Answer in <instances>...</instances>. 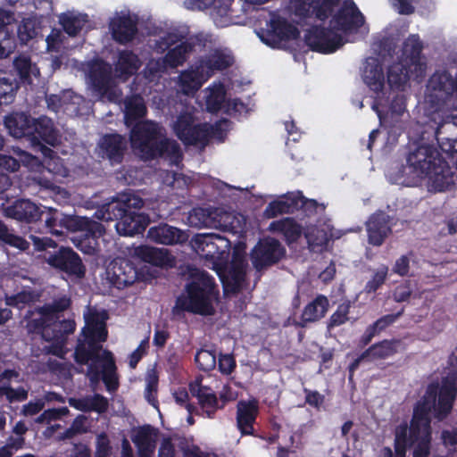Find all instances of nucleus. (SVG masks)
<instances>
[{
    "instance_id": "nucleus-23",
    "label": "nucleus",
    "mask_w": 457,
    "mask_h": 457,
    "mask_svg": "<svg viewBox=\"0 0 457 457\" xmlns=\"http://www.w3.org/2000/svg\"><path fill=\"white\" fill-rule=\"evenodd\" d=\"M329 307V302L326 295L317 296L306 304L302 311L299 320H294L292 324L295 328H304L310 323H314L325 317Z\"/></svg>"
},
{
    "instance_id": "nucleus-40",
    "label": "nucleus",
    "mask_w": 457,
    "mask_h": 457,
    "mask_svg": "<svg viewBox=\"0 0 457 457\" xmlns=\"http://www.w3.org/2000/svg\"><path fill=\"white\" fill-rule=\"evenodd\" d=\"M124 106V119L128 126L134 124L146 115L147 108L145 100L138 94L127 97Z\"/></svg>"
},
{
    "instance_id": "nucleus-38",
    "label": "nucleus",
    "mask_w": 457,
    "mask_h": 457,
    "mask_svg": "<svg viewBox=\"0 0 457 457\" xmlns=\"http://www.w3.org/2000/svg\"><path fill=\"white\" fill-rule=\"evenodd\" d=\"M195 43L187 40L182 41L173 48L168 50L163 56V63L171 69H175L183 65L188 59L189 55L195 50Z\"/></svg>"
},
{
    "instance_id": "nucleus-36",
    "label": "nucleus",
    "mask_w": 457,
    "mask_h": 457,
    "mask_svg": "<svg viewBox=\"0 0 457 457\" xmlns=\"http://www.w3.org/2000/svg\"><path fill=\"white\" fill-rule=\"evenodd\" d=\"M270 229L281 234L287 245L295 243L302 236V226L294 218H283L272 221Z\"/></svg>"
},
{
    "instance_id": "nucleus-27",
    "label": "nucleus",
    "mask_w": 457,
    "mask_h": 457,
    "mask_svg": "<svg viewBox=\"0 0 457 457\" xmlns=\"http://www.w3.org/2000/svg\"><path fill=\"white\" fill-rule=\"evenodd\" d=\"M112 38L119 44L124 45L131 42L137 34V20L130 15H122L114 18L110 22Z\"/></svg>"
},
{
    "instance_id": "nucleus-7",
    "label": "nucleus",
    "mask_w": 457,
    "mask_h": 457,
    "mask_svg": "<svg viewBox=\"0 0 457 457\" xmlns=\"http://www.w3.org/2000/svg\"><path fill=\"white\" fill-rule=\"evenodd\" d=\"M46 262L52 268L62 271L69 276L82 278L86 274V267L78 253L71 247L60 246L48 252Z\"/></svg>"
},
{
    "instance_id": "nucleus-22",
    "label": "nucleus",
    "mask_w": 457,
    "mask_h": 457,
    "mask_svg": "<svg viewBox=\"0 0 457 457\" xmlns=\"http://www.w3.org/2000/svg\"><path fill=\"white\" fill-rule=\"evenodd\" d=\"M140 210L129 208L124 216L116 222L117 232L121 236L142 234L150 222L149 216Z\"/></svg>"
},
{
    "instance_id": "nucleus-39",
    "label": "nucleus",
    "mask_w": 457,
    "mask_h": 457,
    "mask_svg": "<svg viewBox=\"0 0 457 457\" xmlns=\"http://www.w3.org/2000/svg\"><path fill=\"white\" fill-rule=\"evenodd\" d=\"M141 67L137 54L131 50H121L118 54L115 71L120 77L129 78L136 74Z\"/></svg>"
},
{
    "instance_id": "nucleus-51",
    "label": "nucleus",
    "mask_w": 457,
    "mask_h": 457,
    "mask_svg": "<svg viewBox=\"0 0 457 457\" xmlns=\"http://www.w3.org/2000/svg\"><path fill=\"white\" fill-rule=\"evenodd\" d=\"M195 361L201 370L211 371L217 364L216 351L214 349L207 350L202 348L196 352Z\"/></svg>"
},
{
    "instance_id": "nucleus-12",
    "label": "nucleus",
    "mask_w": 457,
    "mask_h": 457,
    "mask_svg": "<svg viewBox=\"0 0 457 457\" xmlns=\"http://www.w3.org/2000/svg\"><path fill=\"white\" fill-rule=\"evenodd\" d=\"M96 150L98 157L107 160L112 166L119 165L123 162L128 141L119 133H106L99 138Z\"/></svg>"
},
{
    "instance_id": "nucleus-16",
    "label": "nucleus",
    "mask_w": 457,
    "mask_h": 457,
    "mask_svg": "<svg viewBox=\"0 0 457 457\" xmlns=\"http://www.w3.org/2000/svg\"><path fill=\"white\" fill-rule=\"evenodd\" d=\"M108 274L111 283L118 289L133 285L141 276L135 264L125 258L114 260L111 263Z\"/></svg>"
},
{
    "instance_id": "nucleus-32",
    "label": "nucleus",
    "mask_w": 457,
    "mask_h": 457,
    "mask_svg": "<svg viewBox=\"0 0 457 457\" xmlns=\"http://www.w3.org/2000/svg\"><path fill=\"white\" fill-rule=\"evenodd\" d=\"M364 83L375 93L383 91L385 86V76L382 65L375 58L366 62L362 74Z\"/></svg>"
},
{
    "instance_id": "nucleus-54",
    "label": "nucleus",
    "mask_w": 457,
    "mask_h": 457,
    "mask_svg": "<svg viewBox=\"0 0 457 457\" xmlns=\"http://www.w3.org/2000/svg\"><path fill=\"white\" fill-rule=\"evenodd\" d=\"M92 85L99 91L107 90L111 77L109 72L102 67L92 69L89 73Z\"/></svg>"
},
{
    "instance_id": "nucleus-24",
    "label": "nucleus",
    "mask_w": 457,
    "mask_h": 457,
    "mask_svg": "<svg viewBox=\"0 0 457 457\" xmlns=\"http://www.w3.org/2000/svg\"><path fill=\"white\" fill-rule=\"evenodd\" d=\"M147 236L150 240L165 245L184 244L189 237L186 231L167 223L150 228Z\"/></svg>"
},
{
    "instance_id": "nucleus-60",
    "label": "nucleus",
    "mask_w": 457,
    "mask_h": 457,
    "mask_svg": "<svg viewBox=\"0 0 457 457\" xmlns=\"http://www.w3.org/2000/svg\"><path fill=\"white\" fill-rule=\"evenodd\" d=\"M320 0H295V12L302 18L314 16L316 4Z\"/></svg>"
},
{
    "instance_id": "nucleus-9",
    "label": "nucleus",
    "mask_w": 457,
    "mask_h": 457,
    "mask_svg": "<svg viewBox=\"0 0 457 457\" xmlns=\"http://www.w3.org/2000/svg\"><path fill=\"white\" fill-rule=\"evenodd\" d=\"M145 204L144 200L132 192H123L118 194L112 201L103 204L96 212V216L99 220L111 221L120 220L129 208L141 210Z\"/></svg>"
},
{
    "instance_id": "nucleus-19",
    "label": "nucleus",
    "mask_w": 457,
    "mask_h": 457,
    "mask_svg": "<svg viewBox=\"0 0 457 457\" xmlns=\"http://www.w3.org/2000/svg\"><path fill=\"white\" fill-rule=\"evenodd\" d=\"M29 140L34 145L46 143L55 146L60 143V134L52 119L40 116L33 120Z\"/></svg>"
},
{
    "instance_id": "nucleus-55",
    "label": "nucleus",
    "mask_w": 457,
    "mask_h": 457,
    "mask_svg": "<svg viewBox=\"0 0 457 457\" xmlns=\"http://www.w3.org/2000/svg\"><path fill=\"white\" fill-rule=\"evenodd\" d=\"M16 38L12 34H10L7 29H0V58H6L16 48Z\"/></svg>"
},
{
    "instance_id": "nucleus-44",
    "label": "nucleus",
    "mask_w": 457,
    "mask_h": 457,
    "mask_svg": "<svg viewBox=\"0 0 457 457\" xmlns=\"http://www.w3.org/2000/svg\"><path fill=\"white\" fill-rule=\"evenodd\" d=\"M31 315L32 317L30 318L26 315V319H28L26 323L28 333L41 335L45 339V334L49 328L52 319L43 313L42 310H40V306L31 312Z\"/></svg>"
},
{
    "instance_id": "nucleus-52",
    "label": "nucleus",
    "mask_w": 457,
    "mask_h": 457,
    "mask_svg": "<svg viewBox=\"0 0 457 457\" xmlns=\"http://www.w3.org/2000/svg\"><path fill=\"white\" fill-rule=\"evenodd\" d=\"M351 303L349 301L340 303L335 312L329 317L327 328L328 330L346 323L349 320Z\"/></svg>"
},
{
    "instance_id": "nucleus-13",
    "label": "nucleus",
    "mask_w": 457,
    "mask_h": 457,
    "mask_svg": "<svg viewBox=\"0 0 457 457\" xmlns=\"http://www.w3.org/2000/svg\"><path fill=\"white\" fill-rule=\"evenodd\" d=\"M299 37L298 28L281 17L271 19L269 29L260 35L261 40L272 48H279L283 42L295 40Z\"/></svg>"
},
{
    "instance_id": "nucleus-28",
    "label": "nucleus",
    "mask_w": 457,
    "mask_h": 457,
    "mask_svg": "<svg viewBox=\"0 0 457 457\" xmlns=\"http://www.w3.org/2000/svg\"><path fill=\"white\" fill-rule=\"evenodd\" d=\"M8 218L19 221L31 223L41 219L43 213L38 206L27 199H18L4 210Z\"/></svg>"
},
{
    "instance_id": "nucleus-26",
    "label": "nucleus",
    "mask_w": 457,
    "mask_h": 457,
    "mask_svg": "<svg viewBox=\"0 0 457 457\" xmlns=\"http://www.w3.org/2000/svg\"><path fill=\"white\" fill-rule=\"evenodd\" d=\"M189 391L193 396L197 398L202 411L210 419L214 417L219 409L224 407L225 402L223 401L219 405L216 394L210 387L203 386L198 381L190 383Z\"/></svg>"
},
{
    "instance_id": "nucleus-8",
    "label": "nucleus",
    "mask_w": 457,
    "mask_h": 457,
    "mask_svg": "<svg viewBox=\"0 0 457 457\" xmlns=\"http://www.w3.org/2000/svg\"><path fill=\"white\" fill-rule=\"evenodd\" d=\"M403 350H404V344L398 338L384 339L371 345L349 364V378L352 379L354 371L362 361L386 360Z\"/></svg>"
},
{
    "instance_id": "nucleus-30",
    "label": "nucleus",
    "mask_w": 457,
    "mask_h": 457,
    "mask_svg": "<svg viewBox=\"0 0 457 457\" xmlns=\"http://www.w3.org/2000/svg\"><path fill=\"white\" fill-rule=\"evenodd\" d=\"M197 62L210 79L216 71H221L232 66L234 58L230 54L216 49L209 54L200 57Z\"/></svg>"
},
{
    "instance_id": "nucleus-20",
    "label": "nucleus",
    "mask_w": 457,
    "mask_h": 457,
    "mask_svg": "<svg viewBox=\"0 0 457 457\" xmlns=\"http://www.w3.org/2000/svg\"><path fill=\"white\" fill-rule=\"evenodd\" d=\"M390 217L383 211L371 214L366 223L368 241L374 246H380L391 233Z\"/></svg>"
},
{
    "instance_id": "nucleus-31",
    "label": "nucleus",
    "mask_w": 457,
    "mask_h": 457,
    "mask_svg": "<svg viewBox=\"0 0 457 457\" xmlns=\"http://www.w3.org/2000/svg\"><path fill=\"white\" fill-rule=\"evenodd\" d=\"M244 257L238 256L237 253L233 255V266L229 271V275L226 280H222L224 293L238 294L245 280V270L244 268Z\"/></svg>"
},
{
    "instance_id": "nucleus-37",
    "label": "nucleus",
    "mask_w": 457,
    "mask_h": 457,
    "mask_svg": "<svg viewBox=\"0 0 457 457\" xmlns=\"http://www.w3.org/2000/svg\"><path fill=\"white\" fill-rule=\"evenodd\" d=\"M295 211V193H287L269 203L263 212V215L267 219H273L281 214L294 213Z\"/></svg>"
},
{
    "instance_id": "nucleus-43",
    "label": "nucleus",
    "mask_w": 457,
    "mask_h": 457,
    "mask_svg": "<svg viewBox=\"0 0 457 457\" xmlns=\"http://www.w3.org/2000/svg\"><path fill=\"white\" fill-rule=\"evenodd\" d=\"M153 431L154 428L151 425H145L140 427L132 437L133 443L138 448L140 457H150L154 448Z\"/></svg>"
},
{
    "instance_id": "nucleus-25",
    "label": "nucleus",
    "mask_w": 457,
    "mask_h": 457,
    "mask_svg": "<svg viewBox=\"0 0 457 457\" xmlns=\"http://www.w3.org/2000/svg\"><path fill=\"white\" fill-rule=\"evenodd\" d=\"M199 65L197 61L190 67L180 72L179 86L186 96H193L205 83L209 78Z\"/></svg>"
},
{
    "instance_id": "nucleus-53",
    "label": "nucleus",
    "mask_w": 457,
    "mask_h": 457,
    "mask_svg": "<svg viewBox=\"0 0 457 457\" xmlns=\"http://www.w3.org/2000/svg\"><path fill=\"white\" fill-rule=\"evenodd\" d=\"M60 23L63 30L71 37L77 36L82 29L83 21L75 15L62 14L60 18Z\"/></svg>"
},
{
    "instance_id": "nucleus-33",
    "label": "nucleus",
    "mask_w": 457,
    "mask_h": 457,
    "mask_svg": "<svg viewBox=\"0 0 457 457\" xmlns=\"http://www.w3.org/2000/svg\"><path fill=\"white\" fill-rule=\"evenodd\" d=\"M414 71L408 64L399 61L392 63L387 70V83L392 89L403 90Z\"/></svg>"
},
{
    "instance_id": "nucleus-18",
    "label": "nucleus",
    "mask_w": 457,
    "mask_h": 457,
    "mask_svg": "<svg viewBox=\"0 0 457 457\" xmlns=\"http://www.w3.org/2000/svg\"><path fill=\"white\" fill-rule=\"evenodd\" d=\"M441 151L448 157L457 154V116H447L435 132Z\"/></svg>"
},
{
    "instance_id": "nucleus-42",
    "label": "nucleus",
    "mask_w": 457,
    "mask_h": 457,
    "mask_svg": "<svg viewBox=\"0 0 457 457\" xmlns=\"http://www.w3.org/2000/svg\"><path fill=\"white\" fill-rule=\"evenodd\" d=\"M453 82L454 79L447 71H436L430 77L428 86L432 91L437 92L445 99H449L453 96Z\"/></svg>"
},
{
    "instance_id": "nucleus-10",
    "label": "nucleus",
    "mask_w": 457,
    "mask_h": 457,
    "mask_svg": "<svg viewBox=\"0 0 457 457\" xmlns=\"http://www.w3.org/2000/svg\"><path fill=\"white\" fill-rule=\"evenodd\" d=\"M304 41L312 51L324 54L335 53L345 44L341 35L322 26H313L308 29Z\"/></svg>"
},
{
    "instance_id": "nucleus-63",
    "label": "nucleus",
    "mask_w": 457,
    "mask_h": 457,
    "mask_svg": "<svg viewBox=\"0 0 457 457\" xmlns=\"http://www.w3.org/2000/svg\"><path fill=\"white\" fill-rule=\"evenodd\" d=\"M218 367L221 374L230 375L237 367L234 355L231 353H220L218 360Z\"/></svg>"
},
{
    "instance_id": "nucleus-46",
    "label": "nucleus",
    "mask_w": 457,
    "mask_h": 457,
    "mask_svg": "<svg viewBox=\"0 0 457 457\" xmlns=\"http://www.w3.org/2000/svg\"><path fill=\"white\" fill-rule=\"evenodd\" d=\"M187 222L191 227L209 228L214 225L215 220L210 209L195 207L188 212Z\"/></svg>"
},
{
    "instance_id": "nucleus-58",
    "label": "nucleus",
    "mask_w": 457,
    "mask_h": 457,
    "mask_svg": "<svg viewBox=\"0 0 457 457\" xmlns=\"http://www.w3.org/2000/svg\"><path fill=\"white\" fill-rule=\"evenodd\" d=\"M158 376L155 374L150 375L146 379V386L145 389V397L149 404L154 408H158L159 402L157 399L158 394Z\"/></svg>"
},
{
    "instance_id": "nucleus-11",
    "label": "nucleus",
    "mask_w": 457,
    "mask_h": 457,
    "mask_svg": "<svg viewBox=\"0 0 457 457\" xmlns=\"http://www.w3.org/2000/svg\"><path fill=\"white\" fill-rule=\"evenodd\" d=\"M286 250L280 242L272 237L260 239L251 252V260L257 270H262L278 263L285 255Z\"/></svg>"
},
{
    "instance_id": "nucleus-49",
    "label": "nucleus",
    "mask_w": 457,
    "mask_h": 457,
    "mask_svg": "<svg viewBox=\"0 0 457 457\" xmlns=\"http://www.w3.org/2000/svg\"><path fill=\"white\" fill-rule=\"evenodd\" d=\"M19 85L15 79L0 77V106L10 104L14 101Z\"/></svg>"
},
{
    "instance_id": "nucleus-56",
    "label": "nucleus",
    "mask_w": 457,
    "mask_h": 457,
    "mask_svg": "<svg viewBox=\"0 0 457 457\" xmlns=\"http://www.w3.org/2000/svg\"><path fill=\"white\" fill-rule=\"evenodd\" d=\"M387 272L388 268L385 265L378 269L372 278L366 283L364 291L367 294L375 293L386 282Z\"/></svg>"
},
{
    "instance_id": "nucleus-64",
    "label": "nucleus",
    "mask_w": 457,
    "mask_h": 457,
    "mask_svg": "<svg viewBox=\"0 0 457 457\" xmlns=\"http://www.w3.org/2000/svg\"><path fill=\"white\" fill-rule=\"evenodd\" d=\"M20 161L13 155L0 154V174L15 172L20 169Z\"/></svg>"
},
{
    "instance_id": "nucleus-41",
    "label": "nucleus",
    "mask_w": 457,
    "mask_h": 457,
    "mask_svg": "<svg viewBox=\"0 0 457 457\" xmlns=\"http://www.w3.org/2000/svg\"><path fill=\"white\" fill-rule=\"evenodd\" d=\"M137 253L144 262L158 267L170 265L173 261L167 249L144 245L137 248Z\"/></svg>"
},
{
    "instance_id": "nucleus-21",
    "label": "nucleus",
    "mask_w": 457,
    "mask_h": 457,
    "mask_svg": "<svg viewBox=\"0 0 457 457\" xmlns=\"http://www.w3.org/2000/svg\"><path fill=\"white\" fill-rule=\"evenodd\" d=\"M259 414V403L256 399L241 400L237 404V427L242 436H253V424Z\"/></svg>"
},
{
    "instance_id": "nucleus-61",
    "label": "nucleus",
    "mask_w": 457,
    "mask_h": 457,
    "mask_svg": "<svg viewBox=\"0 0 457 457\" xmlns=\"http://www.w3.org/2000/svg\"><path fill=\"white\" fill-rule=\"evenodd\" d=\"M296 211L302 210L307 215L317 212L318 202L314 199L306 198L302 192L295 193Z\"/></svg>"
},
{
    "instance_id": "nucleus-57",
    "label": "nucleus",
    "mask_w": 457,
    "mask_h": 457,
    "mask_svg": "<svg viewBox=\"0 0 457 457\" xmlns=\"http://www.w3.org/2000/svg\"><path fill=\"white\" fill-rule=\"evenodd\" d=\"M87 418L84 415L77 416L70 428H66L64 432L62 434V439H71L77 435L85 434L87 432V428L86 427Z\"/></svg>"
},
{
    "instance_id": "nucleus-15",
    "label": "nucleus",
    "mask_w": 457,
    "mask_h": 457,
    "mask_svg": "<svg viewBox=\"0 0 457 457\" xmlns=\"http://www.w3.org/2000/svg\"><path fill=\"white\" fill-rule=\"evenodd\" d=\"M331 22L336 29L347 33L357 31L364 24L365 19L353 0H345Z\"/></svg>"
},
{
    "instance_id": "nucleus-6",
    "label": "nucleus",
    "mask_w": 457,
    "mask_h": 457,
    "mask_svg": "<svg viewBox=\"0 0 457 457\" xmlns=\"http://www.w3.org/2000/svg\"><path fill=\"white\" fill-rule=\"evenodd\" d=\"M194 116L189 112L180 113L174 122L173 130L178 138L186 145L206 146L210 139L221 132L218 124L207 122L194 123Z\"/></svg>"
},
{
    "instance_id": "nucleus-35",
    "label": "nucleus",
    "mask_w": 457,
    "mask_h": 457,
    "mask_svg": "<svg viewBox=\"0 0 457 457\" xmlns=\"http://www.w3.org/2000/svg\"><path fill=\"white\" fill-rule=\"evenodd\" d=\"M62 221H63L62 228L68 230L82 231L85 235L90 234L93 237L101 236L104 230L102 224L86 217L68 216L62 219Z\"/></svg>"
},
{
    "instance_id": "nucleus-45",
    "label": "nucleus",
    "mask_w": 457,
    "mask_h": 457,
    "mask_svg": "<svg viewBox=\"0 0 457 457\" xmlns=\"http://www.w3.org/2000/svg\"><path fill=\"white\" fill-rule=\"evenodd\" d=\"M40 26L36 18H23L17 27V37L21 45H27L39 33Z\"/></svg>"
},
{
    "instance_id": "nucleus-1",
    "label": "nucleus",
    "mask_w": 457,
    "mask_h": 457,
    "mask_svg": "<svg viewBox=\"0 0 457 457\" xmlns=\"http://www.w3.org/2000/svg\"><path fill=\"white\" fill-rule=\"evenodd\" d=\"M105 311H93L85 316V326L81 330L73 353L79 365H87L86 376L91 386L102 380L110 393L118 390L120 382L113 353L103 349V343L108 338Z\"/></svg>"
},
{
    "instance_id": "nucleus-4",
    "label": "nucleus",
    "mask_w": 457,
    "mask_h": 457,
    "mask_svg": "<svg viewBox=\"0 0 457 457\" xmlns=\"http://www.w3.org/2000/svg\"><path fill=\"white\" fill-rule=\"evenodd\" d=\"M406 162L407 167L403 166V175L408 169L409 173L417 178H428L438 192L451 190L454 186L455 173L433 145H416L410 151Z\"/></svg>"
},
{
    "instance_id": "nucleus-48",
    "label": "nucleus",
    "mask_w": 457,
    "mask_h": 457,
    "mask_svg": "<svg viewBox=\"0 0 457 457\" xmlns=\"http://www.w3.org/2000/svg\"><path fill=\"white\" fill-rule=\"evenodd\" d=\"M71 305V300L66 295H62L54 301L51 303H45L40 306L43 313L46 316H49L52 320L55 318H61V313L68 310Z\"/></svg>"
},
{
    "instance_id": "nucleus-14",
    "label": "nucleus",
    "mask_w": 457,
    "mask_h": 457,
    "mask_svg": "<svg viewBox=\"0 0 457 457\" xmlns=\"http://www.w3.org/2000/svg\"><path fill=\"white\" fill-rule=\"evenodd\" d=\"M191 243L195 251L208 261L219 259L229 245L224 237L213 233L196 234Z\"/></svg>"
},
{
    "instance_id": "nucleus-34",
    "label": "nucleus",
    "mask_w": 457,
    "mask_h": 457,
    "mask_svg": "<svg viewBox=\"0 0 457 457\" xmlns=\"http://www.w3.org/2000/svg\"><path fill=\"white\" fill-rule=\"evenodd\" d=\"M76 323L72 319H53L45 334V340L48 342L63 343L66 337L75 331Z\"/></svg>"
},
{
    "instance_id": "nucleus-3",
    "label": "nucleus",
    "mask_w": 457,
    "mask_h": 457,
    "mask_svg": "<svg viewBox=\"0 0 457 457\" xmlns=\"http://www.w3.org/2000/svg\"><path fill=\"white\" fill-rule=\"evenodd\" d=\"M220 299V290L215 278L206 270H197L190 274L185 286V294L177 297L172 314L189 312L201 316H212Z\"/></svg>"
},
{
    "instance_id": "nucleus-5",
    "label": "nucleus",
    "mask_w": 457,
    "mask_h": 457,
    "mask_svg": "<svg viewBox=\"0 0 457 457\" xmlns=\"http://www.w3.org/2000/svg\"><path fill=\"white\" fill-rule=\"evenodd\" d=\"M130 142L145 161L165 157L178 163L182 160L179 145L167 138L162 133V127L155 121L147 120L137 122L130 132Z\"/></svg>"
},
{
    "instance_id": "nucleus-59",
    "label": "nucleus",
    "mask_w": 457,
    "mask_h": 457,
    "mask_svg": "<svg viewBox=\"0 0 457 457\" xmlns=\"http://www.w3.org/2000/svg\"><path fill=\"white\" fill-rule=\"evenodd\" d=\"M339 3L340 0H320L316 4L314 16L320 21H326Z\"/></svg>"
},
{
    "instance_id": "nucleus-29",
    "label": "nucleus",
    "mask_w": 457,
    "mask_h": 457,
    "mask_svg": "<svg viewBox=\"0 0 457 457\" xmlns=\"http://www.w3.org/2000/svg\"><path fill=\"white\" fill-rule=\"evenodd\" d=\"M34 118L23 112H12L4 118V126L11 136L29 139Z\"/></svg>"
},
{
    "instance_id": "nucleus-47",
    "label": "nucleus",
    "mask_w": 457,
    "mask_h": 457,
    "mask_svg": "<svg viewBox=\"0 0 457 457\" xmlns=\"http://www.w3.org/2000/svg\"><path fill=\"white\" fill-rule=\"evenodd\" d=\"M0 241L4 245L17 248L20 251H27L29 248V242L24 237L12 233L7 226L0 220Z\"/></svg>"
},
{
    "instance_id": "nucleus-17",
    "label": "nucleus",
    "mask_w": 457,
    "mask_h": 457,
    "mask_svg": "<svg viewBox=\"0 0 457 457\" xmlns=\"http://www.w3.org/2000/svg\"><path fill=\"white\" fill-rule=\"evenodd\" d=\"M423 44L418 34H411L403 43L400 61L411 66L415 77L422 75L426 63L421 61Z\"/></svg>"
},
{
    "instance_id": "nucleus-62",
    "label": "nucleus",
    "mask_w": 457,
    "mask_h": 457,
    "mask_svg": "<svg viewBox=\"0 0 457 457\" xmlns=\"http://www.w3.org/2000/svg\"><path fill=\"white\" fill-rule=\"evenodd\" d=\"M112 446L110 439L105 432L96 436L95 457H108L111 454Z\"/></svg>"
},
{
    "instance_id": "nucleus-50",
    "label": "nucleus",
    "mask_w": 457,
    "mask_h": 457,
    "mask_svg": "<svg viewBox=\"0 0 457 457\" xmlns=\"http://www.w3.org/2000/svg\"><path fill=\"white\" fill-rule=\"evenodd\" d=\"M12 64L20 79L24 83H31V73L34 71L30 57L20 54L14 58Z\"/></svg>"
},
{
    "instance_id": "nucleus-2",
    "label": "nucleus",
    "mask_w": 457,
    "mask_h": 457,
    "mask_svg": "<svg viewBox=\"0 0 457 457\" xmlns=\"http://www.w3.org/2000/svg\"><path fill=\"white\" fill-rule=\"evenodd\" d=\"M457 398V378H445L441 386L429 383L424 395L413 405L412 415L405 437L406 449L414 446L413 457H429L432 442L431 414L438 421L453 411Z\"/></svg>"
}]
</instances>
